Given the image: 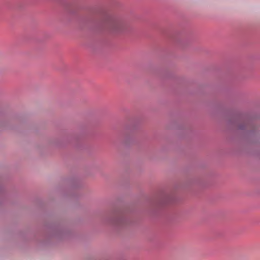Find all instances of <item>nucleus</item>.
<instances>
[{
	"label": "nucleus",
	"mask_w": 260,
	"mask_h": 260,
	"mask_svg": "<svg viewBox=\"0 0 260 260\" xmlns=\"http://www.w3.org/2000/svg\"><path fill=\"white\" fill-rule=\"evenodd\" d=\"M104 27L111 31L117 32L122 27V23L120 20L115 18L108 16L103 20Z\"/></svg>",
	"instance_id": "nucleus-1"
}]
</instances>
